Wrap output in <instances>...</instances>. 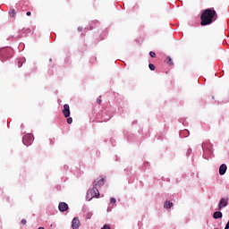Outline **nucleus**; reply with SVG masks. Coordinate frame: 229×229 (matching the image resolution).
<instances>
[{
    "instance_id": "obj_1",
    "label": "nucleus",
    "mask_w": 229,
    "mask_h": 229,
    "mask_svg": "<svg viewBox=\"0 0 229 229\" xmlns=\"http://www.w3.org/2000/svg\"><path fill=\"white\" fill-rule=\"evenodd\" d=\"M216 11L213 9H206L200 16L201 19V26H208V24H212L216 19Z\"/></svg>"
},
{
    "instance_id": "obj_2",
    "label": "nucleus",
    "mask_w": 229,
    "mask_h": 229,
    "mask_svg": "<svg viewBox=\"0 0 229 229\" xmlns=\"http://www.w3.org/2000/svg\"><path fill=\"white\" fill-rule=\"evenodd\" d=\"M202 149H203V158L206 160H208V158L212 157V155L214 153V147L210 141H205L202 144Z\"/></svg>"
},
{
    "instance_id": "obj_3",
    "label": "nucleus",
    "mask_w": 229,
    "mask_h": 229,
    "mask_svg": "<svg viewBox=\"0 0 229 229\" xmlns=\"http://www.w3.org/2000/svg\"><path fill=\"white\" fill-rule=\"evenodd\" d=\"M13 50L10 47L1 48L0 49V60L4 62V60H8V58H12V54Z\"/></svg>"
},
{
    "instance_id": "obj_4",
    "label": "nucleus",
    "mask_w": 229,
    "mask_h": 229,
    "mask_svg": "<svg viewBox=\"0 0 229 229\" xmlns=\"http://www.w3.org/2000/svg\"><path fill=\"white\" fill-rule=\"evenodd\" d=\"M93 198H99V190L98 187H93V189H89L87 192L86 199L90 201Z\"/></svg>"
},
{
    "instance_id": "obj_5",
    "label": "nucleus",
    "mask_w": 229,
    "mask_h": 229,
    "mask_svg": "<svg viewBox=\"0 0 229 229\" xmlns=\"http://www.w3.org/2000/svg\"><path fill=\"white\" fill-rule=\"evenodd\" d=\"M33 140H34V138H33V134L31 133L26 134L22 138V142L24 146H31V144L33 143Z\"/></svg>"
},
{
    "instance_id": "obj_6",
    "label": "nucleus",
    "mask_w": 229,
    "mask_h": 229,
    "mask_svg": "<svg viewBox=\"0 0 229 229\" xmlns=\"http://www.w3.org/2000/svg\"><path fill=\"white\" fill-rule=\"evenodd\" d=\"M225 207H228V199L223 198L218 203V210L225 208Z\"/></svg>"
},
{
    "instance_id": "obj_7",
    "label": "nucleus",
    "mask_w": 229,
    "mask_h": 229,
    "mask_svg": "<svg viewBox=\"0 0 229 229\" xmlns=\"http://www.w3.org/2000/svg\"><path fill=\"white\" fill-rule=\"evenodd\" d=\"M58 209L60 212H65L66 210L69 209V205L65 202H60L58 206Z\"/></svg>"
},
{
    "instance_id": "obj_8",
    "label": "nucleus",
    "mask_w": 229,
    "mask_h": 229,
    "mask_svg": "<svg viewBox=\"0 0 229 229\" xmlns=\"http://www.w3.org/2000/svg\"><path fill=\"white\" fill-rule=\"evenodd\" d=\"M72 229H80V219L78 217H74L72 221Z\"/></svg>"
},
{
    "instance_id": "obj_9",
    "label": "nucleus",
    "mask_w": 229,
    "mask_h": 229,
    "mask_svg": "<svg viewBox=\"0 0 229 229\" xmlns=\"http://www.w3.org/2000/svg\"><path fill=\"white\" fill-rule=\"evenodd\" d=\"M190 135H191V132L187 129L182 130L179 132V137H181V139H185L186 137H189Z\"/></svg>"
},
{
    "instance_id": "obj_10",
    "label": "nucleus",
    "mask_w": 229,
    "mask_h": 229,
    "mask_svg": "<svg viewBox=\"0 0 229 229\" xmlns=\"http://www.w3.org/2000/svg\"><path fill=\"white\" fill-rule=\"evenodd\" d=\"M63 114L64 117H69L71 115V110L69 109V105L65 104L64 106Z\"/></svg>"
},
{
    "instance_id": "obj_11",
    "label": "nucleus",
    "mask_w": 229,
    "mask_h": 229,
    "mask_svg": "<svg viewBox=\"0 0 229 229\" xmlns=\"http://www.w3.org/2000/svg\"><path fill=\"white\" fill-rule=\"evenodd\" d=\"M226 169H228V166L226 165L223 164L219 167V175L223 176L224 174H226Z\"/></svg>"
},
{
    "instance_id": "obj_12",
    "label": "nucleus",
    "mask_w": 229,
    "mask_h": 229,
    "mask_svg": "<svg viewBox=\"0 0 229 229\" xmlns=\"http://www.w3.org/2000/svg\"><path fill=\"white\" fill-rule=\"evenodd\" d=\"M101 185H105V179L104 178H101L99 180H96L94 182V187H97V189H98V187H101Z\"/></svg>"
},
{
    "instance_id": "obj_13",
    "label": "nucleus",
    "mask_w": 229,
    "mask_h": 229,
    "mask_svg": "<svg viewBox=\"0 0 229 229\" xmlns=\"http://www.w3.org/2000/svg\"><path fill=\"white\" fill-rule=\"evenodd\" d=\"M214 219H221L223 217V213L221 211H216L213 214Z\"/></svg>"
},
{
    "instance_id": "obj_14",
    "label": "nucleus",
    "mask_w": 229,
    "mask_h": 229,
    "mask_svg": "<svg viewBox=\"0 0 229 229\" xmlns=\"http://www.w3.org/2000/svg\"><path fill=\"white\" fill-rule=\"evenodd\" d=\"M25 62H26V58L24 57L17 59L18 67H22V64H24Z\"/></svg>"
},
{
    "instance_id": "obj_15",
    "label": "nucleus",
    "mask_w": 229,
    "mask_h": 229,
    "mask_svg": "<svg viewBox=\"0 0 229 229\" xmlns=\"http://www.w3.org/2000/svg\"><path fill=\"white\" fill-rule=\"evenodd\" d=\"M164 207L165 208H171V207H173V202L165 201Z\"/></svg>"
},
{
    "instance_id": "obj_16",
    "label": "nucleus",
    "mask_w": 229,
    "mask_h": 229,
    "mask_svg": "<svg viewBox=\"0 0 229 229\" xmlns=\"http://www.w3.org/2000/svg\"><path fill=\"white\" fill-rule=\"evenodd\" d=\"M9 15H10L11 17H15V9H11V10L9 11Z\"/></svg>"
},
{
    "instance_id": "obj_17",
    "label": "nucleus",
    "mask_w": 229,
    "mask_h": 229,
    "mask_svg": "<svg viewBox=\"0 0 229 229\" xmlns=\"http://www.w3.org/2000/svg\"><path fill=\"white\" fill-rule=\"evenodd\" d=\"M165 62H166V64H168L169 65H173V59H171L169 56L166 57Z\"/></svg>"
},
{
    "instance_id": "obj_18",
    "label": "nucleus",
    "mask_w": 229,
    "mask_h": 229,
    "mask_svg": "<svg viewBox=\"0 0 229 229\" xmlns=\"http://www.w3.org/2000/svg\"><path fill=\"white\" fill-rule=\"evenodd\" d=\"M116 201L117 200L115 199V198H111L110 199V203L113 204V205H115Z\"/></svg>"
},
{
    "instance_id": "obj_19",
    "label": "nucleus",
    "mask_w": 229,
    "mask_h": 229,
    "mask_svg": "<svg viewBox=\"0 0 229 229\" xmlns=\"http://www.w3.org/2000/svg\"><path fill=\"white\" fill-rule=\"evenodd\" d=\"M92 216H93V213L89 212V213H87L86 217H87V219H90V217H92Z\"/></svg>"
},
{
    "instance_id": "obj_20",
    "label": "nucleus",
    "mask_w": 229,
    "mask_h": 229,
    "mask_svg": "<svg viewBox=\"0 0 229 229\" xmlns=\"http://www.w3.org/2000/svg\"><path fill=\"white\" fill-rule=\"evenodd\" d=\"M148 67H149L150 71H155V64H149Z\"/></svg>"
},
{
    "instance_id": "obj_21",
    "label": "nucleus",
    "mask_w": 229,
    "mask_h": 229,
    "mask_svg": "<svg viewBox=\"0 0 229 229\" xmlns=\"http://www.w3.org/2000/svg\"><path fill=\"white\" fill-rule=\"evenodd\" d=\"M149 55H150L151 58H155V56H157V54H155V52H153V51L149 52Z\"/></svg>"
},
{
    "instance_id": "obj_22",
    "label": "nucleus",
    "mask_w": 229,
    "mask_h": 229,
    "mask_svg": "<svg viewBox=\"0 0 229 229\" xmlns=\"http://www.w3.org/2000/svg\"><path fill=\"white\" fill-rule=\"evenodd\" d=\"M68 124H72V117L67 118Z\"/></svg>"
},
{
    "instance_id": "obj_23",
    "label": "nucleus",
    "mask_w": 229,
    "mask_h": 229,
    "mask_svg": "<svg viewBox=\"0 0 229 229\" xmlns=\"http://www.w3.org/2000/svg\"><path fill=\"white\" fill-rule=\"evenodd\" d=\"M101 229H112L109 225H104Z\"/></svg>"
},
{
    "instance_id": "obj_24",
    "label": "nucleus",
    "mask_w": 229,
    "mask_h": 229,
    "mask_svg": "<svg viewBox=\"0 0 229 229\" xmlns=\"http://www.w3.org/2000/svg\"><path fill=\"white\" fill-rule=\"evenodd\" d=\"M191 153H192V148H189V149L187 150V155H191Z\"/></svg>"
},
{
    "instance_id": "obj_25",
    "label": "nucleus",
    "mask_w": 229,
    "mask_h": 229,
    "mask_svg": "<svg viewBox=\"0 0 229 229\" xmlns=\"http://www.w3.org/2000/svg\"><path fill=\"white\" fill-rule=\"evenodd\" d=\"M21 225H26V219L21 220Z\"/></svg>"
},
{
    "instance_id": "obj_26",
    "label": "nucleus",
    "mask_w": 229,
    "mask_h": 229,
    "mask_svg": "<svg viewBox=\"0 0 229 229\" xmlns=\"http://www.w3.org/2000/svg\"><path fill=\"white\" fill-rule=\"evenodd\" d=\"M97 103H98V105H101V99L98 98V99L97 100Z\"/></svg>"
},
{
    "instance_id": "obj_27",
    "label": "nucleus",
    "mask_w": 229,
    "mask_h": 229,
    "mask_svg": "<svg viewBox=\"0 0 229 229\" xmlns=\"http://www.w3.org/2000/svg\"><path fill=\"white\" fill-rule=\"evenodd\" d=\"M26 15L30 17V15H31V12H27Z\"/></svg>"
},
{
    "instance_id": "obj_28",
    "label": "nucleus",
    "mask_w": 229,
    "mask_h": 229,
    "mask_svg": "<svg viewBox=\"0 0 229 229\" xmlns=\"http://www.w3.org/2000/svg\"><path fill=\"white\" fill-rule=\"evenodd\" d=\"M82 30H83V28H81V27H79V28H78V30H79V31H81Z\"/></svg>"
},
{
    "instance_id": "obj_29",
    "label": "nucleus",
    "mask_w": 229,
    "mask_h": 229,
    "mask_svg": "<svg viewBox=\"0 0 229 229\" xmlns=\"http://www.w3.org/2000/svg\"><path fill=\"white\" fill-rule=\"evenodd\" d=\"M112 209L109 208H107V212H110Z\"/></svg>"
},
{
    "instance_id": "obj_30",
    "label": "nucleus",
    "mask_w": 229,
    "mask_h": 229,
    "mask_svg": "<svg viewBox=\"0 0 229 229\" xmlns=\"http://www.w3.org/2000/svg\"><path fill=\"white\" fill-rule=\"evenodd\" d=\"M38 229H44V227H38Z\"/></svg>"
}]
</instances>
